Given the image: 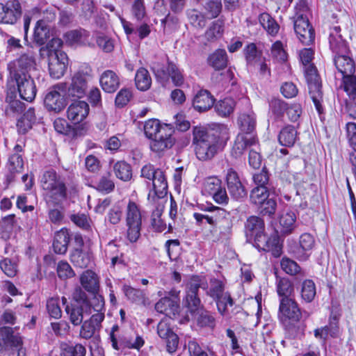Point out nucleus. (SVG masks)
<instances>
[{
	"instance_id": "f257e3e1",
	"label": "nucleus",
	"mask_w": 356,
	"mask_h": 356,
	"mask_svg": "<svg viewBox=\"0 0 356 356\" xmlns=\"http://www.w3.org/2000/svg\"><path fill=\"white\" fill-rule=\"evenodd\" d=\"M193 145L197 158L208 161L222 149L220 136L213 130L201 126L193 129Z\"/></svg>"
},
{
	"instance_id": "f03ea898",
	"label": "nucleus",
	"mask_w": 356,
	"mask_h": 356,
	"mask_svg": "<svg viewBox=\"0 0 356 356\" xmlns=\"http://www.w3.org/2000/svg\"><path fill=\"white\" fill-rule=\"evenodd\" d=\"M247 236L253 238L257 247L265 252H271L275 257L280 255L281 247L277 234L268 236L265 232V224L261 218L250 216L245 222Z\"/></svg>"
},
{
	"instance_id": "7ed1b4c3",
	"label": "nucleus",
	"mask_w": 356,
	"mask_h": 356,
	"mask_svg": "<svg viewBox=\"0 0 356 356\" xmlns=\"http://www.w3.org/2000/svg\"><path fill=\"white\" fill-rule=\"evenodd\" d=\"M314 58V51L311 48H305L300 51V58L303 65L305 76L307 82L309 93L318 113H323V93L321 82L316 67L311 63Z\"/></svg>"
},
{
	"instance_id": "20e7f679",
	"label": "nucleus",
	"mask_w": 356,
	"mask_h": 356,
	"mask_svg": "<svg viewBox=\"0 0 356 356\" xmlns=\"http://www.w3.org/2000/svg\"><path fill=\"white\" fill-rule=\"evenodd\" d=\"M202 282L199 277H193L187 284L185 298L186 305L192 315L197 316L198 324L202 327H212L214 318L207 311H204L197 292Z\"/></svg>"
},
{
	"instance_id": "39448f33",
	"label": "nucleus",
	"mask_w": 356,
	"mask_h": 356,
	"mask_svg": "<svg viewBox=\"0 0 356 356\" xmlns=\"http://www.w3.org/2000/svg\"><path fill=\"white\" fill-rule=\"evenodd\" d=\"M42 187L48 192V204L60 205L67 198V188L64 181L53 170H47L41 179Z\"/></svg>"
},
{
	"instance_id": "423d86ee",
	"label": "nucleus",
	"mask_w": 356,
	"mask_h": 356,
	"mask_svg": "<svg viewBox=\"0 0 356 356\" xmlns=\"http://www.w3.org/2000/svg\"><path fill=\"white\" fill-rule=\"evenodd\" d=\"M141 176L152 183L154 195L149 193L147 199L149 202H155L156 197L162 198L167 195L168 181L163 170L147 164L142 168Z\"/></svg>"
},
{
	"instance_id": "0eeeda50",
	"label": "nucleus",
	"mask_w": 356,
	"mask_h": 356,
	"mask_svg": "<svg viewBox=\"0 0 356 356\" xmlns=\"http://www.w3.org/2000/svg\"><path fill=\"white\" fill-rule=\"evenodd\" d=\"M92 68L87 63H83L72 76V81L67 87V95L70 97L81 99L86 95L88 81L91 78Z\"/></svg>"
},
{
	"instance_id": "6e6552de",
	"label": "nucleus",
	"mask_w": 356,
	"mask_h": 356,
	"mask_svg": "<svg viewBox=\"0 0 356 356\" xmlns=\"http://www.w3.org/2000/svg\"><path fill=\"white\" fill-rule=\"evenodd\" d=\"M125 222L127 238L131 243H135L140 236L142 227V214L139 205L129 200L125 209Z\"/></svg>"
},
{
	"instance_id": "1a4fd4ad",
	"label": "nucleus",
	"mask_w": 356,
	"mask_h": 356,
	"mask_svg": "<svg viewBox=\"0 0 356 356\" xmlns=\"http://www.w3.org/2000/svg\"><path fill=\"white\" fill-rule=\"evenodd\" d=\"M35 55L33 51L29 50L8 63L9 77L30 75L29 72L35 68Z\"/></svg>"
},
{
	"instance_id": "9d476101",
	"label": "nucleus",
	"mask_w": 356,
	"mask_h": 356,
	"mask_svg": "<svg viewBox=\"0 0 356 356\" xmlns=\"http://www.w3.org/2000/svg\"><path fill=\"white\" fill-rule=\"evenodd\" d=\"M208 294L215 300L218 310L222 315L226 314L227 305H233V300L230 294L225 292L224 284L220 280H213L211 282Z\"/></svg>"
},
{
	"instance_id": "9b49d317",
	"label": "nucleus",
	"mask_w": 356,
	"mask_h": 356,
	"mask_svg": "<svg viewBox=\"0 0 356 356\" xmlns=\"http://www.w3.org/2000/svg\"><path fill=\"white\" fill-rule=\"evenodd\" d=\"M66 89L67 83H60L54 86L46 95L44 103L47 110L58 113L64 109L66 100L64 95L60 94V92H65Z\"/></svg>"
},
{
	"instance_id": "f8f14e48",
	"label": "nucleus",
	"mask_w": 356,
	"mask_h": 356,
	"mask_svg": "<svg viewBox=\"0 0 356 356\" xmlns=\"http://www.w3.org/2000/svg\"><path fill=\"white\" fill-rule=\"evenodd\" d=\"M202 191L213 197V200L220 204H227L229 197L222 181L216 177H209L203 183Z\"/></svg>"
},
{
	"instance_id": "ddd939ff",
	"label": "nucleus",
	"mask_w": 356,
	"mask_h": 356,
	"mask_svg": "<svg viewBox=\"0 0 356 356\" xmlns=\"http://www.w3.org/2000/svg\"><path fill=\"white\" fill-rule=\"evenodd\" d=\"M9 80L16 83L17 91L22 99L31 102L35 99L37 89L35 81L31 75L9 77Z\"/></svg>"
},
{
	"instance_id": "4468645a",
	"label": "nucleus",
	"mask_w": 356,
	"mask_h": 356,
	"mask_svg": "<svg viewBox=\"0 0 356 356\" xmlns=\"http://www.w3.org/2000/svg\"><path fill=\"white\" fill-rule=\"evenodd\" d=\"M68 58L67 54L62 51L49 53V71L50 76L54 79L61 78L67 69Z\"/></svg>"
},
{
	"instance_id": "2eb2a0df",
	"label": "nucleus",
	"mask_w": 356,
	"mask_h": 356,
	"mask_svg": "<svg viewBox=\"0 0 356 356\" xmlns=\"http://www.w3.org/2000/svg\"><path fill=\"white\" fill-rule=\"evenodd\" d=\"M279 311L280 318L284 323L288 321L297 323L302 317L298 303L291 298H281Z\"/></svg>"
},
{
	"instance_id": "dca6fc26",
	"label": "nucleus",
	"mask_w": 356,
	"mask_h": 356,
	"mask_svg": "<svg viewBox=\"0 0 356 356\" xmlns=\"http://www.w3.org/2000/svg\"><path fill=\"white\" fill-rule=\"evenodd\" d=\"M173 129L172 127H165L156 137L150 140V149L152 151L161 153L170 149L175 144V138L172 137Z\"/></svg>"
},
{
	"instance_id": "f3484780",
	"label": "nucleus",
	"mask_w": 356,
	"mask_h": 356,
	"mask_svg": "<svg viewBox=\"0 0 356 356\" xmlns=\"http://www.w3.org/2000/svg\"><path fill=\"white\" fill-rule=\"evenodd\" d=\"M104 319V313H95L92 315L89 319L83 322L79 331V337L84 339H90L98 335Z\"/></svg>"
},
{
	"instance_id": "a211bd4d",
	"label": "nucleus",
	"mask_w": 356,
	"mask_h": 356,
	"mask_svg": "<svg viewBox=\"0 0 356 356\" xmlns=\"http://www.w3.org/2000/svg\"><path fill=\"white\" fill-rule=\"evenodd\" d=\"M343 88L348 96L346 110L350 116L356 119V76L353 74L343 76Z\"/></svg>"
},
{
	"instance_id": "6ab92c4d",
	"label": "nucleus",
	"mask_w": 356,
	"mask_h": 356,
	"mask_svg": "<svg viewBox=\"0 0 356 356\" xmlns=\"http://www.w3.org/2000/svg\"><path fill=\"white\" fill-rule=\"evenodd\" d=\"M21 16V6L17 0L0 3V23L14 24Z\"/></svg>"
},
{
	"instance_id": "aec40b11",
	"label": "nucleus",
	"mask_w": 356,
	"mask_h": 356,
	"mask_svg": "<svg viewBox=\"0 0 356 356\" xmlns=\"http://www.w3.org/2000/svg\"><path fill=\"white\" fill-rule=\"evenodd\" d=\"M157 333L161 339L165 340L167 350L170 353H174L178 346L179 339L170 327V318H164L159 322Z\"/></svg>"
},
{
	"instance_id": "412c9836",
	"label": "nucleus",
	"mask_w": 356,
	"mask_h": 356,
	"mask_svg": "<svg viewBox=\"0 0 356 356\" xmlns=\"http://www.w3.org/2000/svg\"><path fill=\"white\" fill-rule=\"evenodd\" d=\"M170 297H164L159 300L155 305V309L161 314H165L170 318L178 313L179 308V293L176 291L170 292Z\"/></svg>"
},
{
	"instance_id": "4be33fe9",
	"label": "nucleus",
	"mask_w": 356,
	"mask_h": 356,
	"mask_svg": "<svg viewBox=\"0 0 356 356\" xmlns=\"http://www.w3.org/2000/svg\"><path fill=\"white\" fill-rule=\"evenodd\" d=\"M294 31L299 40L305 45L313 43L315 33L308 18L294 19Z\"/></svg>"
},
{
	"instance_id": "5701e85b",
	"label": "nucleus",
	"mask_w": 356,
	"mask_h": 356,
	"mask_svg": "<svg viewBox=\"0 0 356 356\" xmlns=\"http://www.w3.org/2000/svg\"><path fill=\"white\" fill-rule=\"evenodd\" d=\"M226 182L229 194L233 198L238 200L247 195L238 173L232 168L227 169Z\"/></svg>"
},
{
	"instance_id": "b1692460",
	"label": "nucleus",
	"mask_w": 356,
	"mask_h": 356,
	"mask_svg": "<svg viewBox=\"0 0 356 356\" xmlns=\"http://www.w3.org/2000/svg\"><path fill=\"white\" fill-rule=\"evenodd\" d=\"M89 105L85 101L72 102L67 109V118L73 124H79L89 113Z\"/></svg>"
},
{
	"instance_id": "393cba45",
	"label": "nucleus",
	"mask_w": 356,
	"mask_h": 356,
	"mask_svg": "<svg viewBox=\"0 0 356 356\" xmlns=\"http://www.w3.org/2000/svg\"><path fill=\"white\" fill-rule=\"evenodd\" d=\"M74 298L77 302V305L69 306L67 305L65 307V311L70 316V320L71 323L75 325H79L82 321L83 318V314H89V307L86 303L82 302V301L79 300V295H76V291H75L74 294Z\"/></svg>"
},
{
	"instance_id": "a878e982",
	"label": "nucleus",
	"mask_w": 356,
	"mask_h": 356,
	"mask_svg": "<svg viewBox=\"0 0 356 356\" xmlns=\"http://www.w3.org/2000/svg\"><path fill=\"white\" fill-rule=\"evenodd\" d=\"M340 32L341 28L338 26H334L330 29L329 36L330 47L335 55L348 54L349 52L346 42L343 39Z\"/></svg>"
},
{
	"instance_id": "bb28decb",
	"label": "nucleus",
	"mask_w": 356,
	"mask_h": 356,
	"mask_svg": "<svg viewBox=\"0 0 356 356\" xmlns=\"http://www.w3.org/2000/svg\"><path fill=\"white\" fill-rule=\"evenodd\" d=\"M22 345L20 336L14 334L10 327H0V348L14 349Z\"/></svg>"
},
{
	"instance_id": "cd10ccee",
	"label": "nucleus",
	"mask_w": 356,
	"mask_h": 356,
	"mask_svg": "<svg viewBox=\"0 0 356 356\" xmlns=\"http://www.w3.org/2000/svg\"><path fill=\"white\" fill-rule=\"evenodd\" d=\"M256 144L257 139L254 135L238 134L232 147V154L235 157H238L243 154L245 149Z\"/></svg>"
},
{
	"instance_id": "c85d7f7f",
	"label": "nucleus",
	"mask_w": 356,
	"mask_h": 356,
	"mask_svg": "<svg viewBox=\"0 0 356 356\" xmlns=\"http://www.w3.org/2000/svg\"><path fill=\"white\" fill-rule=\"evenodd\" d=\"M214 98L207 90H200L193 98V105L195 110L203 112L210 109L214 104Z\"/></svg>"
},
{
	"instance_id": "c756f323",
	"label": "nucleus",
	"mask_w": 356,
	"mask_h": 356,
	"mask_svg": "<svg viewBox=\"0 0 356 356\" xmlns=\"http://www.w3.org/2000/svg\"><path fill=\"white\" fill-rule=\"evenodd\" d=\"M238 124L241 133L245 135H254L253 131L256 127V118L252 111L241 113L238 118Z\"/></svg>"
},
{
	"instance_id": "7c9ffc66",
	"label": "nucleus",
	"mask_w": 356,
	"mask_h": 356,
	"mask_svg": "<svg viewBox=\"0 0 356 356\" xmlns=\"http://www.w3.org/2000/svg\"><path fill=\"white\" fill-rule=\"evenodd\" d=\"M348 54H337L334 58V65L343 76L355 72V63Z\"/></svg>"
},
{
	"instance_id": "2f4dec72",
	"label": "nucleus",
	"mask_w": 356,
	"mask_h": 356,
	"mask_svg": "<svg viewBox=\"0 0 356 356\" xmlns=\"http://www.w3.org/2000/svg\"><path fill=\"white\" fill-rule=\"evenodd\" d=\"M76 295H79V300L82 301L83 304L86 303V305L88 306L89 314H90L92 311L96 313H103L102 310L104 307V300L101 296L95 295L90 300H88L86 298V294L82 291L81 289H76Z\"/></svg>"
},
{
	"instance_id": "473e14b6",
	"label": "nucleus",
	"mask_w": 356,
	"mask_h": 356,
	"mask_svg": "<svg viewBox=\"0 0 356 356\" xmlns=\"http://www.w3.org/2000/svg\"><path fill=\"white\" fill-rule=\"evenodd\" d=\"M70 261L75 266L86 268L92 264L93 257L89 251L76 249L70 254Z\"/></svg>"
},
{
	"instance_id": "72a5a7b5",
	"label": "nucleus",
	"mask_w": 356,
	"mask_h": 356,
	"mask_svg": "<svg viewBox=\"0 0 356 356\" xmlns=\"http://www.w3.org/2000/svg\"><path fill=\"white\" fill-rule=\"evenodd\" d=\"M50 37V27L45 19H40L37 22L33 33V41L38 45L46 43Z\"/></svg>"
},
{
	"instance_id": "f704fd0d",
	"label": "nucleus",
	"mask_w": 356,
	"mask_h": 356,
	"mask_svg": "<svg viewBox=\"0 0 356 356\" xmlns=\"http://www.w3.org/2000/svg\"><path fill=\"white\" fill-rule=\"evenodd\" d=\"M18 227L15 215L10 214L0 220V236L5 241L8 240L15 229Z\"/></svg>"
},
{
	"instance_id": "c9c22d12",
	"label": "nucleus",
	"mask_w": 356,
	"mask_h": 356,
	"mask_svg": "<svg viewBox=\"0 0 356 356\" xmlns=\"http://www.w3.org/2000/svg\"><path fill=\"white\" fill-rule=\"evenodd\" d=\"M99 81L102 89L106 92H115L120 85L118 76L112 70L103 72Z\"/></svg>"
},
{
	"instance_id": "e433bc0d",
	"label": "nucleus",
	"mask_w": 356,
	"mask_h": 356,
	"mask_svg": "<svg viewBox=\"0 0 356 356\" xmlns=\"http://www.w3.org/2000/svg\"><path fill=\"white\" fill-rule=\"evenodd\" d=\"M296 215L293 211H284L279 218L280 232L283 234H291L296 227Z\"/></svg>"
},
{
	"instance_id": "4c0bfd02",
	"label": "nucleus",
	"mask_w": 356,
	"mask_h": 356,
	"mask_svg": "<svg viewBox=\"0 0 356 356\" xmlns=\"http://www.w3.org/2000/svg\"><path fill=\"white\" fill-rule=\"evenodd\" d=\"M70 242V235L67 229H61L55 234L53 248L57 254H65Z\"/></svg>"
},
{
	"instance_id": "58836bf2",
	"label": "nucleus",
	"mask_w": 356,
	"mask_h": 356,
	"mask_svg": "<svg viewBox=\"0 0 356 356\" xmlns=\"http://www.w3.org/2000/svg\"><path fill=\"white\" fill-rule=\"evenodd\" d=\"M298 139V131L293 126L287 125L282 128L278 136V140L281 145L292 147Z\"/></svg>"
},
{
	"instance_id": "ea45409f",
	"label": "nucleus",
	"mask_w": 356,
	"mask_h": 356,
	"mask_svg": "<svg viewBox=\"0 0 356 356\" xmlns=\"http://www.w3.org/2000/svg\"><path fill=\"white\" fill-rule=\"evenodd\" d=\"M81 286L88 292L95 293L99 289L97 275L92 270L84 271L80 277Z\"/></svg>"
},
{
	"instance_id": "a19ab883",
	"label": "nucleus",
	"mask_w": 356,
	"mask_h": 356,
	"mask_svg": "<svg viewBox=\"0 0 356 356\" xmlns=\"http://www.w3.org/2000/svg\"><path fill=\"white\" fill-rule=\"evenodd\" d=\"M203 210L210 212V214H204V221L213 227L220 225L226 215L225 210L215 206L207 207Z\"/></svg>"
},
{
	"instance_id": "79ce46f5",
	"label": "nucleus",
	"mask_w": 356,
	"mask_h": 356,
	"mask_svg": "<svg viewBox=\"0 0 356 356\" xmlns=\"http://www.w3.org/2000/svg\"><path fill=\"white\" fill-rule=\"evenodd\" d=\"M88 38L89 33L84 29L73 30L65 34L66 42L71 45L86 44Z\"/></svg>"
},
{
	"instance_id": "37998d69",
	"label": "nucleus",
	"mask_w": 356,
	"mask_h": 356,
	"mask_svg": "<svg viewBox=\"0 0 356 356\" xmlns=\"http://www.w3.org/2000/svg\"><path fill=\"white\" fill-rule=\"evenodd\" d=\"M135 84L141 91L147 90L152 84V78L149 72L144 67L139 68L135 75Z\"/></svg>"
},
{
	"instance_id": "c03bdc74",
	"label": "nucleus",
	"mask_w": 356,
	"mask_h": 356,
	"mask_svg": "<svg viewBox=\"0 0 356 356\" xmlns=\"http://www.w3.org/2000/svg\"><path fill=\"white\" fill-rule=\"evenodd\" d=\"M165 127H171L165 124H161L159 120L156 119H150L145 122L143 129L146 137L152 140L156 137L157 134H160Z\"/></svg>"
},
{
	"instance_id": "a18cd8bd",
	"label": "nucleus",
	"mask_w": 356,
	"mask_h": 356,
	"mask_svg": "<svg viewBox=\"0 0 356 356\" xmlns=\"http://www.w3.org/2000/svg\"><path fill=\"white\" fill-rule=\"evenodd\" d=\"M209 63L215 70H220L225 68L227 63V53L224 49H217L209 57Z\"/></svg>"
},
{
	"instance_id": "49530a36",
	"label": "nucleus",
	"mask_w": 356,
	"mask_h": 356,
	"mask_svg": "<svg viewBox=\"0 0 356 356\" xmlns=\"http://www.w3.org/2000/svg\"><path fill=\"white\" fill-rule=\"evenodd\" d=\"M244 54L248 65L254 67L264 58L262 56V52L257 49L254 43L247 45L244 49Z\"/></svg>"
},
{
	"instance_id": "de8ad7c7",
	"label": "nucleus",
	"mask_w": 356,
	"mask_h": 356,
	"mask_svg": "<svg viewBox=\"0 0 356 356\" xmlns=\"http://www.w3.org/2000/svg\"><path fill=\"white\" fill-rule=\"evenodd\" d=\"M259 21L262 27L270 35L277 33L280 26L275 20L266 13H263L259 16Z\"/></svg>"
},
{
	"instance_id": "09e8293b",
	"label": "nucleus",
	"mask_w": 356,
	"mask_h": 356,
	"mask_svg": "<svg viewBox=\"0 0 356 356\" xmlns=\"http://www.w3.org/2000/svg\"><path fill=\"white\" fill-rule=\"evenodd\" d=\"M122 291L130 301L137 304H145V293L143 291L134 289L129 285H124Z\"/></svg>"
},
{
	"instance_id": "8fccbe9b",
	"label": "nucleus",
	"mask_w": 356,
	"mask_h": 356,
	"mask_svg": "<svg viewBox=\"0 0 356 356\" xmlns=\"http://www.w3.org/2000/svg\"><path fill=\"white\" fill-rule=\"evenodd\" d=\"M186 15L190 24L195 28L202 29L207 23L206 17L196 9H189Z\"/></svg>"
},
{
	"instance_id": "3c124183",
	"label": "nucleus",
	"mask_w": 356,
	"mask_h": 356,
	"mask_svg": "<svg viewBox=\"0 0 356 356\" xmlns=\"http://www.w3.org/2000/svg\"><path fill=\"white\" fill-rule=\"evenodd\" d=\"M114 173L117 178L127 181L131 178V166L124 161H118L113 166Z\"/></svg>"
},
{
	"instance_id": "603ef678",
	"label": "nucleus",
	"mask_w": 356,
	"mask_h": 356,
	"mask_svg": "<svg viewBox=\"0 0 356 356\" xmlns=\"http://www.w3.org/2000/svg\"><path fill=\"white\" fill-rule=\"evenodd\" d=\"M316 285L311 280H306L302 284L301 297L306 302H311L316 296Z\"/></svg>"
},
{
	"instance_id": "864d4df0",
	"label": "nucleus",
	"mask_w": 356,
	"mask_h": 356,
	"mask_svg": "<svg viewBox=\"0 0 356 356\" xmlns=\"http://www.w3.org/2000/svg\"><path fill=\"white\" fill-rule=\"evenodd\" d=\"M234 106L235 102L233 99L225 98L216 104L215 109L220 115L226 117L233 112Z\"/></svg>"
},
{
	"instance_id": "5fc2aeb1",
	"label": "nucleus",
	"mask_w": 356,
	"mask_h": 356,
	"mask_svg": "<svg viewBox=\"0 0 356 356\" xmlns=\"http://www.w3.org/2000/svg\"><path fill=\"white\" fill-rule=\"evenodd\" d=\"M294 288L292 282L287 278H280L277 282V292L282 298H290Z\"/></svg>"
},
{
	"instance_id": "6e6d98bb",
	"label": "nucleus",
	"mask_w": 356,
	"mask_h": 356,
	"mask_svg": "<svg viewBox=\"0 0 356 356\" xmlns=\"http://www.w3.org/2000/svg\"><path fill=\"white\" fill-rule=\"evenodd\" d=\"M95 188L103 193H109L114 190L115 184L113 180L111 179V175L102 176L99 180L95 183Z\"/></svg>"
},
{
	"instance_id": "4d7b16f0",
	"label": "nucleus",
	"mask_w": 356,
	"mask_h": 356,
	"mask_svg": "<svg viewBox=\"0 0 356 356\" xmlns=\"http://www.w3.org/2000/svg\"><path fill=\"white\" fill-rule=\"evenodd\" d=\"M223 22L220 20L214 21L205 33L206 38L212 41L220 38L223 33Z\"/></svg>"
},
{
	"instance_id": "13d9d810",
	"label": "nucleus",
	"mask_w": 356,
	"mask_h": 356,
	"mask_svg": "<svg viewBox=\"0 0 356 356\" xmlns=\"http://www.w3.org/2000/svg\"><path fill=\"white\" fill-rule=\"evenodd\" d=\"M8 170L13 175L21 173L24 168V161L22 155L13 154L10 156L8 164Z\"/></svg>"
},
{
	"instance_id": "bf43d9fd",
	"label": "nucleus",
	"mask_w": 356,
	"mask_h": 356,
	"mask_svg": "<svg viewBox=\"0 0 356 356\" xmlns=\"http://www.w3.org/2000/svg\"><path fill=\"white\" fill-rule=\"evenodd\" d=\"M268 197V193L266 187L256 186L250 193L251 202L257 206L260 205Z\"/></svg>"
},
{
	"instance_id": "052dcab7",
	"label": "nucleus",
	"mask_w": 356,
	"mask_h": 356,
	"mask_svg": "<svg viewBox=\"0 0 356 356\" xmlns=\"http://www.w3.org/2000/svg\"><path fill=\"white\" fill-rule=\"evenodd\" d=\"M166 70L175 86H181L184 83V76L175 64L168 63Z\"/></svg>"
},
{
	"instance_id": "680f3d73",
	"label": "nucleus",
	"mask_w": 356,
	"mask_h": 356,
	"mask_svg": "<svg viewBox=\"0 0 356 356\" xmlns=\"http://www.w3.org/2000/svg\"><path fill=\"white\" fill-rule=\"evenodd\" d=\"M271 56L277 62L283 63L287 59V54L285 51L283 44L280 41H276L271 47Z\"/></svg>"
},
{
	"instance_id": "e2e57ef3",
	"label": "nucleus",
	"mask_w": 356,
	"mask_h": 356,
	"mask_svg": "<svg viewBox=\"0 0 356 356\" xmlns=\"http://www.w3.org/2000/svg\"><path fill=\"white\" fill-rule=\"evenodd\" d=\"M58 276L61 280H66L73 277L75 273L70 264L65 261H60L58 263L56 268Z\"/></svg>"
},
{
	"instance_id": "0e129e2a",
	"label": "nucleus",
	"mask_w": 356,
	"mask_h": 356,
	"mask_svg": "<svg viewBox=\"0 0 356 356\" xmlns=\"http://www.w3.org/2000/svg\"><path fill=\"white\" fill-rule=\"evenodd\" d=\"M0 268L8 277H14L17 273V264L10 258H5L0 261Z\"/></svg>"
},
{
	"instance_id": "69168bd1",
	"label": "nucleus",
	"mask_w": 356,
	"mask_h": 356,
	"mask_svg": "<svg viewBox=\"0 0 356 356\" xmlns=\"http://www.w3.org/2000/svg\"><path fill=\"white\" fill-rule=\"evenodd\" d=\"M47 309L49 315L54 318L61 317L62 312L59 305L58 298H51L47 302Z\"/></svg>"
},
{
	"instance_id": "338daca9",
	"label": "nucleus",
	"mask_w": 356,
	"mask_h": 356,
	"mask_svg": "<svg viewBox=\"0 0 356 356\" xmlns=\"http://www.w3.org/2000/svg\"><path fill=\"white\" fill-rule=\"evenodd\" d=\"M282 269L287 274L294 275L300 271L298 264L289 258H282L281 261Z\"/></svg>"
},
{
	"instance_id": "774afa93",
	"label": "nucleus",
	"mask_w": 356,
	"mask_h": 356,
	"mask_svg": "<svg viewBox=\"0 0 356 356\" xmlns=\"http://www.w3.org/2000/svg\"><path fill=\"white\" fill-rule=\"evenodd\" d=\"M96 42L99 48L105 52H111L113 50V40L104 34H99L97 35Z\"/></svg>"
}]
</instances>
